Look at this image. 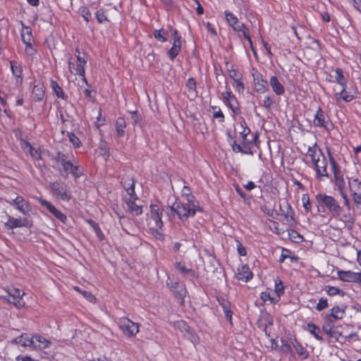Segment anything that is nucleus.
<instances>
[{
	"label": "nucleus",
	"mask_w": 361,
	"mask_h": 361,
	"mask_svg": "<svg viewBox=\"0 0 361 361\" xmlns=\"http://www.w3.org/2000/svg\"><path fill=\"white\" fill-rule=\"evenodd\" d=\"M316 200L319 204H322L327 209L332 217L346 224H353L355 222L353 212L345 211L334 197L319 193L316 195Z\"/></svg>",
	"instance_id": "1"
},
{
	"label": "nucleus",
	"mask_w": 361,
	"mask_h": 361,
	"mask_svg": "<svg viewBox=\"0 0 361 361\" xmlns=\"http://www.w3.org/2000/svg\"><path fill=\"white\" fill-rule=\"evenodd\" d=\"M14 342L23 347H29L34 350L44 352L52 345L51 340L39 334H22L15 338Z\"/></svg>",
	"instance_id": "2"
},
{
	"label": "nucleus",
	"mask_w": 361,
	"mask_h": 361,
	"mask_svg": "<svg viewBox=\"0 0 361 361\" xmlns=\"http://www.w3.org/2000/svg\"><path fill=\"white\" fill-rule=\"evenodd\" d=\"M171 212L176 213L182 221H186L189 217L194 216L197 211H200L197 201L176 200L169 207Z\"/></svg>",
	"instance_id": "3"
},
{
	"label": "nucleus",
	"mask_w": 361,
	"mask_h": 361,
	"mask_svg": "<svg viewBox=\"0 0 361 361\" xmlns=\"http://www.w3.org/2000/svg\"><path fill=\"white\" fill-rule=\"evenodd\" d=\"M77 54L75 55L77 59V64L74 62L68 61V69L69 71L74 75H79L82 77V80L87 85V79L85 78V66L87 61V56L85 53L82 54L76 50Z\"/></svg>",
	"instance_id": "4"
},
{
	"label": "nucleus",
	"mask_w": 361,
	"mask_h": 361,
	"mask_svg": "<svg viewBox=\"0 0 361 361\" xmlns=\"http://www.w3.org/2000/svg\"><path fill=\"white\" fill-rule=\"evenodd\" d=\"M24 294V292L21 290L14 287H10L6 290V295L3 297L9 303L13 304L18 307H22L25 306V302L22 299Z\"/></svg>",
	"instance_id": "5"
},
{
	"label": "nucleus",
	"mask_w": 361,
	"mask_h": 361,
	"mask_svg": "<svg viewBox=\"0 0 361 361\" xmlns=\"http://www.w3.org/2000/svg\"><path fill=\"white\" fill-rule=\"evenodd\" d=\"M119 327L126 337H133L139 331L138 324L132 322L127 317L120 319Z\"/></svg>",
	"instance_id": "6"
},
{
	"label": "nucleus",
	"mask_w": 361,
	"mask_h": 361,
	"mask_svg": "<svg viewBox=\"0 0 361 361\" xmlns=\"http://www.w3.org/2000/svg\"><path fill=\"white\" fill-rule=\"evenodd\" d=\"M313 125L316 127H322L328 131L333 128V124L330 122L328 116L322 109L319 107L314 116Z\"/></svg>",
	"instance_id": "7"
},
{
	"label": "nucleus",
	"mask_w": 361,
	"mask_h": 361,
	"mask_svg": "<svg viewBox=\"0 0 361 361\" xmlns=\"http://www.w3.org/2000/svg\"><path fill=\"white\" fill-rule=\"evenodd\" d=\"M251 74L253 78L255 90L263 94L269 90L268 82L257 69L252 68Z\"/></svg>",
	"instance_id": "8"
},
{
	"label": "nucleus",
	"mask_w": 361,
	"mask_h": 361,
	"mask_svg": "<svg viewBox=\"0 0 361 361\" xmlns=\"http://www.w3.org/2000/svg\"><path fill=\"white\" fill-rule=\"evenodd\" d=\"M228 142L232 149L235 152H241L246 154H252L250 149L251 142L248 140H237L228 135Z\"/></svg>",
	"instance_id": "9"
},
{
	"label": "nucleus",
	"mask_w": 361,
	"mask_h": 361,
	"mask_svg": "<svg viewBox=\"0 0 361 361\" xmlns=\"http://www.w3.org/2000/svg\"><path fill=\"white\" fill-rule=\"evenodd\" d=\"M226 88V91L221 93L224 102L234 114H238L240 109L238 106L237 99L227 85Z\"/></svg>",
	"instance_id": "10"
},
{
	"label": "nucleus",
	"mask_w": 361,
	"mask_h": 361,
	"mask_svg": "<svg viewBox=\"0 0 361 361\" xmlns=\"http://www.w3.org/2000/svg\"><path fill=\"white\" fill-rule=\"evenodd\" d=\"M7 202L10 205L15 206L20 212L25 215L29 214L32 210L29 202L21 196H16L15 198H10L7 200Z\"/></svg>",
	"instance_id": "11"
},
{
	"label": "nucleus",
	"mask_w": 361,
	"mask_h": 361,
	"mask_svg": "<svg viewBox=\"0 0 361 361\" xmlns=\"http://www.w3.org/2000/svg\"><path fill=\"white\" fill-rule=\"evenodd\" d=\"M162 208L159 204H151L150 206V221L154 222V226L156 229H161L163 226V222L161 220L162 216Z\"/></svg>",
	"instance_id": "12"
},
{
	"label": "nucleus",
	"mask_w": 361,
	"mask_h": 361,
	"mask_svg": "<svg viewBox=\"0 0 361 361\" xmlns=\"http://www.w3.org/2000/svg\"><path fill=\"white\" fill-rule=\"evenodd\" d=\"M173 35V45L171 49L167 51L169 58L173 61L175 58L179 54L181 50V37L178 35L176 30L172 32Z\"/></svg>",
	"instance_id": "13"
},
{
	"label": "nucleus",
	"mask_w": 361,
	"mask_h": 361,
	"mask_svg": "<svg viewBox=\"0 0 361 361\" xmlns=\"http://www.w3.org/2000/svg\"><path fill=\"white\" fill-rule=\"evenodd\" d=\"M55 160L61 166V168L59 169V171L61 176L66 178L68 175L69 170L73 163L71 160L67 159L66 154L61 152L57 153L56 156L55 157Z\"/></svg>",
	"instance_id": "14"
},
{
	"label": "nucleus",
	"mask_w": 361,
	"mask_h": 361,
	"mask_svg": "<svg viewBox=\"0 0 361 361\" xmlns=\"http://www.w3.org/2000/svg\"><path fill=\"white\" fill-rule=\"evenodd\" d=\"M49 186L53 192L61 200L69 201L71 200V195L70 192H68L62 183L56 181L51 183Z\"/></svg>",
	"instance_id": "15"
},
{
	"label": "nucleus",
	"mask_w": 361,
	"mask_h": 361,
	"mask_svg": "<svg viewBox=\"0 0 361 361\" xmlns=\"http://www.w3.org/2000/svg\"><path fill=\"white\" fill-rule=\"evenodd\" d=\"M166 283L171 292L174 294L175 297L183 300L187 293L185 286L179 281H173L169 279L167 281Z\"/></svg>",
	"instance_id": "16"
},
{
	"label": "nucleus",
	"mask_w": 361,
	"mask_h": 361,
	"mask_svg": "<svg viewBox=\"0 0 361 361\" xmlns=\"http://www.w3.org/2000/svg\"><path fill=\"white\" fill-rule=\"evenodd\" d=\"M234 133L238 140H247V136L250 133V130L244 119L234 125Z\"/></svg>",
	"instance_id": "17"
},
{
	"label": "nucleus",
	"mask_w": 361,
	"mask_h": 361,
	"mask_svg": "<svg viewBox=\"0 0 361 361\" xmlns=\"http://www.w3.org/2000/svg\"><path fill=\"white\" fill-rule=\"evenodd\" d=\"M39 202L52 215H54L61 222L65 223L67 217L66 216L56 209L52 204L44 199H39Z\"/></svg>",
	"instance_id": "18"
},
{
	"label": "nucleus",
	"mask_w": 361,
	"mask_h": 361,
	"mask_svg": "<svg viewBox=\"0 0 361 361\" xmlns=\"http://www.w3.org/2000/svg\"><path fill=\"white\" fill-rule=\"evenodd\" d=\"M252 273L247 265L243 264L238 268L236 278L244 282H247L252 279Z\"/></svg>",
	"instance_id": "19"
},
{
	"label": "nucleus",
	"mask_w": 361,
	"mask_h": 361,
	"mask_svg": "<svg viewBox=\"0 0 361 361\" xmlns=\"http://www.w3.org/2000/svg\"><path fill=\"white\" fill-rule=\"evenodd\" d=\"M22 147L25 151H29V153L32 158L39 161L42 159V151L40 147H32L30 142L23 141L22 144Z\"/></svg>",
	"instance_id": "20"
},
{
	"label": "nucleus",
	"mask_w": 361,
	"mask_h": 361,
	"mask_svg": "<svg viewBox=\"0 0 361 361\" xmlns=\"http://www.w3.org/2000/svg\"><path fill=\"white\" fill-rule=\"evenodd\" d=\"M345 315V310L338 306L331 310V313L326 316V320L331 323H335L337 320L341 319Z\"/></svg>",
	"instance_id": "21"
},
{
	"label": "nucleus",
	"mask_w": 361,
	"mask_h": 361,
	"mask_svg": "<svg viewBox=\"0 0 361 361\" xmlns=\"http://www.w3.org/2000/svg\"><path fill=\"white\" fill-rule=\"evenodd\" d=\"M137 199L126 198V202L128 211L133 216H138L142 213V207L135 203Z\"/></svg>",
	"instance_id": "22"
},
{
	"label": "nucleus",
	"mask_w": 361,
	"mask_h": 361,
	"mask_svg": "<svg viewBox=\"0 0 361 361\" xmlns=\"http://www.w3.org/2000/svg\"><path fill=\"white\" fill-rule=\"evenodd\" d=\"M326 167L327 161L326 157L324 155L322 157L321 161L316 166L314 167L317 172V176L320 180H322V178L324 177L327 178L329 176V174L326 171Z\"/></svg>",
	"instance_id": "23"
},
{
	"label": "nucleus",
	"mask_w": 361,
	"mask_h": 361,
	"mask_svg": "<svg viewBox=\"0 0 361 361\" xmlns=\"http://www.w3.org/2000/svg\"><path fill=\"white\" fill-rule=\"evenodd\" d=\"M218 301L224 310L225 317L230 322V324H232L233 312L231 310V305L230 302L223 298H219Z\"/></svg>",
	"instance_id": "24"
},
{
	"label": "nucleus",
	"mask_w": 361,
	"mask_h": 361,
	"mask_svg": "<svg viewBox=\"0 0 361 361\" xmlns=\"http://www.w3.org/2000/svg\"><path fill=\"white\" fill-rule=\"evenodd\" d=\"M269 84L276 95H283L285 93V88L276 76L273 75L270 78Z\"/></svg>",
	"instance_id": "25"
},
{
	"label": "nucleus",
	"mask_w": 361,
	"mask_h": 361,
	"mask_svg": "<svg viewBox=\"0 0 361 361\" xmlns=\"http://www.w3.org/2000/svg\"><path fill=\"white\" fill-rule=\"evenodd\" d=\"M334 323H331L330 322L326 321L324 323L322 329L329 337L338 340L339 337L341 336V333L334 329Z\"/></svg>",
	"instance_id": "26"
},
{
	"label": "nucleus",
	"mask_w": 361,
	"mask_h": 361,
	"mask_svg": "<svg viewBox=\"0 0 361 361\" xmlns=\"http://www.w3.org/2000/svg\"><path fill=\"white\" fill-rule=\"evenodd\" d=\"M291 345L295 348L297 354L302 360H306L309 357L308 351L305 348L300 342L298 341L296 339H294L291 341Z\"/></svg>",
	"instance_id": "27"
},
{
	"label": "nucleus",
	"mask_w": 361,
	"mask_h": 361,
	"mask_svg": "<svg viewBox=\"0 0 361 361\" xmlns=\"http://www.w3.org/2000/svg\"><path fill=\"white\" fill-rule=\"evenodd\" d=\"M346 88L347 87H341L339 92L334 89V97L337 102L342 99L345 102H350L354 99V97L346 91Z\"/></svg>",
	"instance_id": "28"
},
{
	"label": "nucleus",
	"mask_w": 361,
	"mask_h": 361,
	"mask_svg": "<svg viewBox=\"0 0 361 361\" xmlns=\"http://www.w3.org/2000/svg\"><path fill=\"white\" fill-rule=\"evenodd\" d=\"M338 276L343 281L348 283H355L357 276V272L352 271H338Z\"/></svg>",
	"instance_id": "29"
},
{
	"label": "nucleus",
	"mask_w": 361,
	"mask_h": 361,
	"mask_svg": "<svg viewBox=\"0 0 361 361\" xmlns=\"http://www.w3.org/2000/svg\"><path fill=\"white\" fill-rule=\"evenodd\" d=\"M348 185L351 196L361 195V181L357 178H350Z\"/></svg>",
	"instance_id": "30"
},
{
	"label": "nucleus",
	"mask_w": 361,
	"mask_h": 361,
	"mask_svg": "<svg viewBox=\"0 0 361 361\" xmlns=\"http://www.w3.org/2000/svg\"><path fill=\"white\" fill-rule=\"evenodd\" d=\"M21 39L24 44L34 43L32 30L29 26H25L22 22Z\"/></svg>",
	"instance_id": "31"
},
{
	"label": "nucleus",
	"mask_w": 361,
	"mask_h": 361,
	"mask_svg": "<svg viewBox=\"0 0 361 361\" xmlns=\"http://www.w3.org/2000/svg\"><path fill=\"white\" fill-rule=\"evenodd\" d=\"M5 227L8 229H13L25 226V224L21 219H17L12 216H8V221L4 224Z\"/></svg>",
	"instance_id": "32"
},
{
	"label": "nucleus",
	"mask_w": 361,
	"mask_h": 361,
	"mask_svg": "<svg viewBox=\"0 0 361 361\" xmlns=\"http://www.w3.org/2000/svg\"><path fill=\"white\" fill-rule=\"evenodd\" d=\"M115 127H116V131L118 137H123L126 133V131H125V129L126 128V120L122 117L118 118L116 121Z\"/></svg>",
	"instance_id": "33"
},
{
	"label": "nucleus",
	"mask_w": 361,
	"mask_h": 361,
	"mask_svg": "<svg viewBox=\"0 0 361 361\" xmlns=\"http://www.w3.org/2000/svg\"><path fill=\"white\" fill-rule=\"evenodd\" d=\"M176 268L183 275L188 276L190 279H193L196 276L195 271L191 269H188L184 264L177 262L175 264Z\"/></svg>",
	"instance_id": "34"
},
{
	"label": "nucleus",
	"mask_w": 361,
	"mask_h": 361,
	"mask_svg": "<svg viewBox=\"0 0 361 361\" xmlns=\"http://www.w3.org/2000/svg\"><path fill=\"white\" fill-rule=\"evenodd\" d=\"M306 330L308 331L318 341H322L323 338L321 336V331L319 326L310 322L307 324Z\"/></svg>",
	"instance_id": "35"
},
{
	"label": "nucleus",
	"mask_w": 361,
	"mask_h": 361,
	"mask_svg": "<svg viewBox=\"0 0 361 361\" xmlns=\"http://www.w3.org/2000/svg\"><path fill=\"white\" fill-rule=\"evenodd\" d=\"M335 82H337L341 87H347L348 80L344 76L343 73L341 68L335 70L334 75Z\"/></svg>",
	"instance_id": "36"
},
{
	"label": "nucleus",
	"mask_w": 361,
	"mask_h": 361,
	"mask_svg": "<svg viewBox=\"0 0 361 361\" xmlns=\"http://www.w3.org/2000/svg\"><path fill=\"white\" fill-rule=\"evenodd\" d=\"M322 156H324V154L322 153V150L317 147L316 143H314L312 146L309 147L306 153V157H309L310 160L317 157H322Z\"/></svg>",
	"instance_id": "37"
},
{
	"label": "nucleus",
	"mask_w": 361,
	"mask_h": 361,
	"mask_svg": "<svg viewBox=\"0 0 361 361\" xmlns=\"http://www.w3.org/2000/svg\"><path fill=\"white\" fill-rule=\"evenodd\" d=\"M231 85L235 92L239 94H243L245 91V84L243 81V78H238L231 80Z\"/></svg>",
	"instance_id": "38"
},
{
	"label": "nucleus",
	"mask_w": 361,
	"mask_h": 361,
	"mask_svg": "<svg viewBox=\"0 0 361 361\" xmlns=\"http://www.w3.org/2000/svg\"><path fill=\"white\" fill-rule=\"evenodd\" d=\"M182 200L185 201H196L195 197L192 195L190 188L188 186L184 185L181 190Z\"/></svg>",
	"instance_id": "39"
},
{
	"label": "nucleus",
	"mask_w": 361,
	"mask_h": 361,
	"mask_svg": "<svg viewBox=\"0 0 361 361\" xmlns=\"http://www.w3.org/2000/svg\"><path fill=\"white\" fill-rule=\"evenodd\" d=\"M154 36L159 42H165L167 41L168 32L164 29L156 30L154 32Z\"/></svg>",
	"instance_id": "40"
},
{
	"label": "nucleus",
	"mask_w": 361,
	"mask_h": 361,
	"mask_svg": "<svg viewBox=\"0 0 361 361\" xmlns=\"http://www.w3.org/2000/svg\"><path fill=\"white\" fill-rule=\"evenodd\" d=\"M335 179V185L337 186L338 190H341L342 189H345V182L343 177L341 173H335L334 176Z\"/></svg>",
	"instance_id": "41"
},
{
	"label": "nucleus",
	"mask_w": 361,
	"mask_h": 361,
	"mask_svg": "<svg viewBox=\"0 0 361 361\" xmlns=\"http://www.w3.org/2000/svg\"><path fill=\"white\" fill-rule=\"evenodd\" d=\"M11 69L12 73L16 77L20 78L22 74V68L16 61H11Z\"/></svg>",
	"instance_id": "42"
},
{
	"label": "nucleus",
	"mask_w": 361,
	"mask_h": 361,
	"mask_svg": "<svg viewBox=\"0 0 361 361\" xmlns=\"http://www.w3.org/2000/svg\"><path fill=\"white\" fill-rule=\"evenodd\" d=\"M345 189H342L341 190H338L341 197L343 200V206L345 211H349V212H353L351 211V204L349 198L346 192L344 191Z\"/></svg>",
	"instance_id": "43"
},
{
	"label": "nucleus",
	"mask_w": 361,
	"mask_h": 361,
	"mask_svg": "<svg viewBox=\"0 0 361 361\" xmlns=\"http://www.w3.org/2000/svg\"><path fill=\"white\" fill-rule=\"evenodd\" d=\"M51 88L53 89L54 92H55L56 95L59 98L64 99L65 94L63 91V89L59 85V84L55 81H51Z\"/></svg>",
	"instance_id": "44"
},
{
	"label": "nucleus",
	"mask_w": 361,
	"mask_h": 361,
	"mask_svg": "<svg viewBox=\"0 0 361 361\" xmlns=\"http://www.w3.org/2000/svg\"><path fill=\"white\" fill-rule=\"evenodd\" d=\"M212 109L214 111L213 113V117L219 120L220 123H223L225 119V116L219 106H213Z\"/></svg>",
	"instance_id": "45"
},
{
	"label": "nucleus",
	"mask_w": 361,
	"mask_h": 361,
	"mask_svg": "<svg viewBox=\"0 0 361 361\" xmlns=\"http://www.w3.org/2000/svg\"><path fill=\"white\" fill-rule=\"evenodd\" d=\"M32 94L36 101H40L44 97V90L42 87L35 85L32 90Z\"/></svg>",
	"instance_id": "46"
},
{
	"label": "nucleus",
	"mask_w": 361,
	"mask_h": 361,
	"mask_svg": "<svg viewBox=\"0 0 361 361\" xmlns=\"http://www.w3.org/2000/svg\"><path fill=\"white\" fill-rule=\"evenodd\" d=\"M288 232L290 239L293 241L300 243L304 240L303 236L299 234L297 231L294 230H289Z\"/></svg>",
	"instance_id": "47"
},
{
	"label": "nucleus",
	"mask_w": 361,
	"mask_h": 361,
	"mask_svg": "<svg viewBox=\"0 0 361 361\" xmlns=\"http://www.w3.org/2000/svg\"><path fill=\"white\" fill-rule=\"evenodd\" d=\"M275 292L276 295L281 296L284 294V286L282 281L279 279H276L275 281Z\"/></svg>",
	"instance_id": "48"
},
{
	"label": "nucleus",
	"mask_w": 361,
	"mask_h": 361,
	"mask_svg": "<svg viewBox=\"0 0 361 361\" xmlns=\"http://www.w3.org/2000/svg\"><path fill=\"white\" fill-rule=\"evenodd\" d=\"M69 171L75 178H78L82 175V170L78 165L72 164Z\"/></svg>",
	"instance_id": "49"
},
{
	"label": "nucleus",
	"mask_w": 361,
	"mask_h": 361,
	"mask_svg": "<svg viewBox=\"0 0 361 361\" xmlns=\"http://www.w3.org/2000/svg\"><path fill=\"white\" fill-rule=\"evenodd\" d=\"M126 192L129 195L128 198L137 199L135 193V185L133 180H128V187L126 188Z\"/></svg>",
	"instance_id": "50"
},
{
	"label": "nucleus",
	"mask_w": 361,
	"mask_h": 361,
	"mask_svg": "<svg viewBox=\"0 0 361 361\" xmlns=\"http://www.w3.org/2000/svg\"><path fill=\"white\" fill-rule=\"evenodd\" d=\"M326 293L329 295L333 296L336 295H339L343 296L344 295V292L334 286H329L326 288Z\"/></svg>",
	"instance_id": "51"
},
{
	"label": "nucleus",
	"mask_w": 361,
	"mask_h": 361,
	"mask_svg": "<svg viewBox=\"0 0 361 361\" xmlns=\"http://www.w3.org/2000/svg\"><path fill=\"white\" fill-rule=\"evenodd\" d=\"M225 16L228 23L231 26L234 25L238 21V18L234 14L229 11H225Z\"/></svg>",
	"instance_id": "52"
},
{
	"label": "nucleus",
	"mask_w": 361,
	"mask_h": 361,
	"mask_svg": "<svg viewBox=\"0 0 361 361\" xmlns=\"http://www.w3.org/2000/svg\"><path fill=\"white\" fill-rule=\"evenodd\" d=\"M291 346H293L291 345V343L288 344L286 341H285L284 339H281V345L280 346V350L281 352L286 353H293Z\"/></svg>",
	"instance_id": "53"
},
{
	"label": "nucleus",
	"mask_w": 361,
	"mask_h": 361,
	"mask_svg": "<svg viewBox=\"0 0 361 361\" xmlns=\"http://www.w3.org/2000/svg\"><path fill=\"white\" fill-rule=\"evenodd\" d=\"M274 104V100L271 96L267 95L264 97L262 102V106L264 108L267 109H271L273 107Z\"/></svg>",
	"instance_id": "54"
},
{
	"label": "nucleus",
	"mask_w": 361,
	"mask_h": 361,
	"mask_svg": "<svg viewBox=\"0 0 361 361\" xmlns=\"http://www.w3.org/2000/svg\"><path fill=\"white\" fill-rule=\"evenodd\" d=\"M25 52L29 56H33L36 54V49L33 46V43L25 44Z\"/></svg>",
	"instance_id": "55"
},
{
	"label": "nucleus",
	"mask_w": 361,
	"mask_h": 361,
	"mask_svg": "<svg viewBox=\"0 0 361 361\" xmlns=\"http://www.w3.org/2000/svg\"><path fill=\"white\" fill-rule=\"evenodd\" d=\"M228 72L231 80L238 78H243V75L232 67L231 68H228Z\"/></svg>",
	"instance_id": "56"
},
{
	"label": "nucleus",
	"mask_w": 361,
	"mask_h": 361,
	"mask_svg": "<svg viewBox=\"0 0 361 361\" xmlns=\"http://www.w3.org/2000/svg\"><path fill=\"white\" fill-rule=\"evenodd\" d=\"M96 18L99 23H102L106 20H108L106 16L105 15L104 11L103 9H100L96 13Z\"/></svg>",
	"instance_id": "57"
},
{
	"label": "nucleus",
	"mask_w": 361,
	"mask_h": 361,
	"mask_svg": "<svg viewBox=\"0 0 361 361\" xmlns=\"http://www.w3.org/2000/svg\"><path fill=\"white\" fill-rule=\"evenodd\" d=\"M242 33L243 36L248 40L249 42V44L253 51V53L255 54V51L253 49V47H252V41L251 39V37H250V32L248 30V29L246 27H244L243 29L240 32Z\"/></svg>",
	"instance_id": "58"
},
{
	"label": "nucleus",
	"mask_w": 361,
	"mask_h": 361,
	"mask_svg": "<svg viewBox=\"0 0 361 361\" xmlns=\"http://www.w3.org/2000/svg\"><path fill=\"white\" fill-rule=\"evenodd\" d=\"M69 141L73 144L75 147H79L80 142L78 137L73 133H68Z\"/></svg>",
	"instance_id": "59"
},
{
	"label": "nucleus",
	"mask_w": 361,
	"mask_h": 361,
	"mask_svg": "<svg viewBox=\"0 0 361 361\" xmlns=\"http://www.w3.org/2000/svg\"><path fill=\"white\" fill-rule=\"evenodd\" d=\"M285 217L286 220L292 224V222L294 221V213L290 207V205L287 204V210L285 212Z\"/></svg>",
	"instance_id": "60"
},
{
	"label": "nucleus",
	"mask_w": 361,
	"mask_h": 361,
	"mask_svg": "<svg viewBox=\"0 0 361 361\" xmlns=\"http://www.w3.org/2000/svg\"><path fill=\"white\" fill-rule=\"evenodd\" d=\"M328 306L327 299L322 298L319 299L318 303L317 304L316 309L318 311H322Z\"/></svg>",
	"instance_id": "61"
},
{
	"label": "nucleus",
	"mask_w": 361,
	"mask_h": 361,
	"mask_svg": "<svg viewBox=\"0 0 361 361\" xmlns=\"http://www.w3.org/2000/svg\"><path fill=\"white\" fill-rule=\"evenodd\" d=\"M302 202L305 209L308 212L311 209V204L310 202V198L307 195H303L302 197Z\"/></svg>",
	"instance_id": "62"
},
{
	"label": "nucleus",
	"mask_w": 361,
	"mask_h": 361,
	"mask_svg": "<svg viewBox=\"0 0 361 361\" xmlns=\"http://www.w3.org/2000/svg\"><path fill=\"white\" fill-rule=\"evenodd\" d=\"M352 198L357 210L361 211V195L352 196Z\"/></svg>",
	"instance_id": "63"
},
{
	"label": "nucleus",
	"mask_w": 361,
	"mask_h": 361,
	"mask_svg": "<svg viewBox=\"0 0 361 361\" xmlns=\"http://www.w3.org/2000/svg\"><path fill=\"white\" fill-rule=\"evenodd\" d=\"M16 361H38L37 360H34L33 358H32L29 355H25V356H22V355H18L16 357Z\"/></svg>",
	"instance_id": "64"
}]
</instances>
